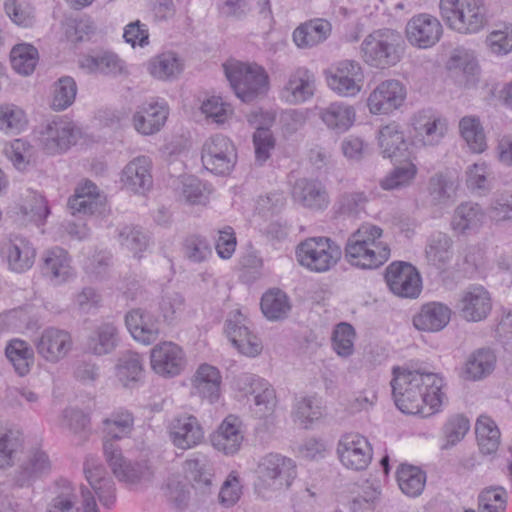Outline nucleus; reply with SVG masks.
I'll use <instances>...</instances> for the list:
<instances>
[{
    "label": "nucleus",
    "mask_w": 512,
    "mask_h": 512,
    "mask_svg": "<svg viewBox=\"0 0 512 512\" xmlns=\"http://www.w3.org/2000/svg\"><path fill=\"white\" fill-rule=\"evenodd\" d=\"M295 255L302 267L323 273L337 265L342 257V249L329 237H309L297 245Z\"/></svg>",
    "instance_id": "obj_7"
},
{
    "label": "nucleus",
    "mask_w": 512,
    "mask_h": 512,
    "mask_svg": "<svg viewBox=\"0 0 512 512\" xmlns=\"http://www.w3.org/2000/svg\"><path fill=\"white\" fill-rule=\"evenodd\" d=\"M495 363L496 356L490 349H478L468 357L463 377L468 380L482 379L494 370Z\"/></svg>",
    "instance_id": "obj_45"
},
{
    "label": "nucleus",
    "mask_w": 512,
    "mask_h": 512,
    "mask_svg": "<svg viewBox=\"0 0 512 512\" xmlns=\"http://www.w3.org/2000/svg\"><path fill=\"white\" fill-rule=\"evenodd\" d=\"M105 204V196L101 195L97 186L89 180L79 185L75 190V194L68 201L72 214H101L105 211Z\"/></svg>",
    "instance_id": "obj_28"
},
{
    "label": "nucleus",
    "mask_w": 512,
    "mask_h": 512,
    "mask_svg": "<svg viewBox=\"0 0 512 512\" xmlns=\"http://www.w3.org/2000/svg\"><path fill=\"white\" fill-rule=\"evenodd\" d=\"M134 425L133 415L127 410L113 412L110 417L103 420V431L106 441L119 440L127 437Z\"/></svg>",
    "instance_id": "obj_49"
},
{
    "label": "nucleus",
    "mask_w": 512,
    "mask_h": 512,
    "mask_svg": "<svg viewBox=\"0 0 512 512\" xmlns=\"http://www.w3.org/2000/svg\"><path fill=\"white\" fill-rule=\"evenodd\" d=\"M143 357L132 351H127L119 357L116 364V377L126 388L133 387L144 377Z\"/></svg>",
    "instance_id": "obj_43"
},
{
    "label": "nucleus",
    "mask_w": 512,
    "mask_h": 512,
    "mask_svg": "<svg viewBox=\"0 0 512 512\" xmlns=\"http://www.w3.org/2000/svg\"><path fill=\"white\" fill-rule=\"evenodd\" d=\"M85 477L98 496L100 503L110 508L116 501V489L113 480L107 476L105 468L94 457H87L84 462Z\"/></svg>",
    "instance_id": "obj_24"
},
{
    "label": "nucleus",
    "mask_w": 512,
    "mask_h": 512,
    "mask_svg": "<svg viewBox=\"0 0 512 512\" xmlns=\"http://www.w3.org/2000/svg\"><path fill=\"white\" fill-rule=\"evenodd\" d=\"M22 441L17 431L0 426V469L11 467Z\"/></svg>",
    "instance_id": "obj_59"
},
{
    "label": "nucleus",
    "mask_w": 512,
    "mask_h": 512,
    "mask_svg": "<svg viewBox=\"0 0 512 512\" xmlns=\"http://www.w3.org/2000/svg\"><path fill=\"white\" fill-rule=\"evenodd\" d=\"M223 67L236 96L243 102H251L268 91L269 77L262 66L231 61Z\"/></svg>",
    "instance_id": "obj_6"
},
{
    "label": "nucleus",
    "mask_w": 512,
    "mask_h": 512,
    "mask_svg": "<svg viewBox=\"0 0 512 512\" xmlns=\"http://www.w3.org/2000/svg\"><path fill=\"white\" fill-rule=\"evenodd\" d=\"M221 381V374L216 367L206 363L202 364L192 378L194 394L214 403L220 397Z\"/></svg>",
    "instance_id": "obj_36"
},
{
    "label": "nucleus",
    "mask_w": 512,
    "mask_h": 512,
    "mask_svg": "<svg viewBox=\"0 0 512 512\" xmlns=\"http://www.w3.org/2000/svg\"><path fill=\"white\" fill-rule=\"evenodd\" d=\"M331 29V24L327 20H311L294 30L293 41L299 48H311L325 41Z\"/></svg>",
    "instance_id": "obj_42"
},
{
    "label": "nucleus",
    "mask_w": 512,
    "mask_h": 512,
    "mask_svg": "<svg viewBox=\"0 0 512 512\" xmlns=\"http://www.w3.org/2000/svg\"><path fill=\"white\" fill-rule=\"evenodd\" d=\"M20 210L35 223H42L49 214L46 199L36 191H27Z\"/></svg>",
    "instance_id": "obj_61"
},
{
    "label": "nucleus",
    "mask_w": 512,
    "mask_h": 512,
    "mask_svg": "<svg viewBox=\"0 0 512 512\" xmlns=\"http://www.w3.org/2000/svg\"><path fill=\"white\" fill-rule=\"evenodd\" d=\"M39 356L51 363H57L67 356L73 346L71 334L56 327L45 328L33 340Z\"/></svg>",
    "instance_id": "obj_14"
},
{
    "label": "nucleus",
    "mask_w": 512,
    "mask_h": 512,
    "mask_svg": "<svg viewBox=\"0 0 512 512\" xmlns=\"http://www.w3.org/2000/svg\"><path fill=\"white\" fill-rule=\"evenodd\" d=\"M150 360L153 371L165 378L179 375L186 366V357L182 348L169 341L154 346Z\"/></svg>",
    "instance_id": "obj_17"
},
{
    "label": "nucleus",
    "mask_w": 512,
    "mask_h": 512,
    "mask_svg": "<svg viewBox=\"0 0 512 512\" xmlns=\"http://www.w3.org/2000/svg\"><path fill=\"white\" fill-rule=\"evenodd\" d=\"M201 160L203 166L213 174L227 175L237 162L236 148L226 136L214 135L204 142Z\"/></svg>",
    "instance_id": "obj_9"
},
{
    "label": "nucleus",
    "mask_w": 512,
    "mask_h": 512,
    "mask_svg": "<svg viewBox=\"0 0 512 512\" xmlns=\"http://www.w3.org/2000/svg\"><path fill=\"white\" fill-rule=\"evenodd\" d=\"M257 473L255 491L258 496L268 499L273 493L288 489L292 485L297 477V467L292 459L270 453L260 460Z\"/></svg>",
    "instance_id": "obj_3"
},
{
    "label": "nucleus",
    "mask_w": 512,
    "mask_h": 512,
    "mask_svg": "<svg viewBox=\"0 0 512 512\" xmlns=\"http://www.w3.org/2000/svg\"><path fill=\"white\" fill-rule=\"evenodd\" d=\"M337 452L341 463L355 471L368 467L372 460V448L368 440L356 433L342 436L338 443Z\"/></svg>",
    "instance_id": "obj_16"
},
{
    "label": "nucleus",
    "mask_w": 512,
    "mask_h": 512,
    "mask_svg": "<svg viewBox=\"0 0 512 512\" xmlns=\"http://www.w3.org/2000/svg\"><path fill=\"white\" fill-rule=\"evenodd\" d=\"M397 482L404 494L417 497L424 490L426 474L416 466L403 464L397 470Z\"/></svg>",
    "instance_id": "obj_48"
},
{
    "label": "nucleus",
    "mask_w": 512,
    "mask_h": 512,
    "mask_svg": "<svg viewBox=\"0 0 512 512\" xmlns=\"http://www.w3.org/2000/svg\"><path fill=\"white\" fill-rule=\"evenodd\" d=\"M451 318V309L440 302L424 304L413 317L416 329L427 332H438L445 328Z\"/></svg>",
    "instance_id": "obj_33"
},
{
    "label": "nucleus",
    "mask_w": 512,
    "mask_h": 512,
    "mask_svg": "<svg viewBox=\"0 0 512 512\" xmlns=\"http://www.w3.org/2000/svg\"><path fill=\"white\" fill-rule=\"evenodd\" d=\"M174 190L179 200L188 204H206L208 196L201 181L192 176H182L174 180Z\"/></svg>",
    "instance_id": "obj_50"
},
{
    "label": "nucleus",
    "mask_w": 512,
    "mask_h": 512,
    "mask_svg": "<svg viewBox=\"0 0 512 512\" xmlns=\"http://www.w3.org/2000/svg\"><path fill=\"white\" fill-rule=\"evenodd\" d=\"M42 270L54 284L64 283L74 274L67 251L60 247H54L44 253Z\"/></svg>",
    "instance_id": "obj_35"
},
{
    "label": "nucleus",
    "mask_w": 512,
    "mask_h": 512,
    "mask_svg": "<svg viewBox=\"0 0 512 512\" xmlns=\"http://www.w3.org/2000/svg\"><path fill=\"white\" fill-rule=\"evenodd\" d=\"M261 310L269 320L284 318L290 310L286 294L279 289L266 292L261 299Z\"/></svg>",
    "instance_id": "obj_54"
},
{
    "label": "nucleus",
    "mask_w": 512,
    "mask_h": 512,
    "mask_svg": "<svg viewBox=\"0 0 512 512\" xmlns=\"http://www.w3.org/2000/svg\"><path fill=\"white\" fill-rule=\"evenodd\" d=\"M169 109L165 102L143 103L133 115V126L142 135H153L166 123Z\"/></svg>",
    "instance_id": "obj_26"
},
{
    "label": "nucleus",
    "mask_w": 512,
    "mask_h": 512,
    "mask_svg": "<svg viewBox=\"0 0 512 512\" xmlns=\"http://www.w3.org/2000/svg\"><path fill=\"white\" fill-rule=\"evenodd\" d=\"M292 197L304 208L314 211L325 210L330 203L325 186L318 180L307 178H300L295 182Z\"/></svg>",
    "instance_id": "obj_27"
},
{
    "label": "nucleus",
    "mask_w": 512,
    "mask_h": 512,
    "mask_svg": "<svg viewBox=\"0 0 512 512\" xmlns=\"http://www.w3.org/2000/svg\"><path fill=\"white\" fill-rule=\"evenodd\" d=\"M117 239L120 245L140 258L150 242L149 234L140 226L123 225L118 228Z\"/></svg>",
    "instance_id": "obj_47"
},
{
    "label": "nucleus",
    "mask_w": 512,
    "mask_h": 512,
    "mask_svg": "<svg viewBox=\"0 0 512 512\" xmlns=\"http://www.w3.org/2000/svg\"><path fill=\"white\" fill-rule=\"evenodd\" d=\"M244 436L241 431V421L234 415H228L211 435L213 447L226 455L237 453L242 445Z\"/></svg>",
    "instance_id": "obj_30"
},
{
    "label": "nucleus",
    "mask_w": 512,
    "mask_h": 512,
    "mask_svg": "<svg viewBox=\"0 0 512 512\" xmlns=\"http://www.w3.org/2000/svg\"><path fill=\"white\" fill-rule=\"evenodd\" d=\"M459 130L469 149L481 153L486 148V138L479 119L475 116H465L459 122Z\"/></svg>",
    "instance_id": "obj_53"
},
{
    "label": "nucleus",
    "mask_w": 512,
    "mask_h": 512,
    "mask_svg": "<svg viewBox=\"0 0 512 512\" xmlns=\"http://www.w3.org/2000/svg\"><path fill=\"white\" fill-rule=\"evenodd\" d=\"M385 280L391 292L403 298H416L422 288L417 269L407 262H393L385 271Z\"/></svg>",
    "instance_id": "obj_12"
},
{
    "label": "nucleus",
    "mask_w": 512,
    "mask_h": 512,
    "mask_svg": "<svg viewBox=\"0 0 512 512\" xmlns=\"http://www.w3.org/2000/svg\"><path fill=\"white\" fill-rule=\"evenodd\" d=\"M103 450L106 461L119 481L128 485H139L152 480L154 475L152 469L146 463L127 461L114 442L106 441L103 444Z\"/></svg>",
    "instance_id": "obj_11"
},
{
    "label": "nucleus",
    "mask_w": 512,
    "mask_h": 512,
    "mask_svg": "<svg viewBox=\"0 0 512 512\" xmlns=\"http://www.w3.org/2000/svg\"><path fill=\"white\" fill-rule=\"evenodd\" d=\"M26 125L24 111L14 104L0 105V130L17 134Z\"/></svg>",
    "instance_id": "obj_63"
},
{
    "label": "nucleus",
    "mask_w": 512,
    "mask_h": 512,
    "mask_svg": "<svg viewBox=\"0 0 512 512\" xmlns=\"http://www.w3.org/2000/svg\"><path fill=\"white\" fill-rule=\"evenodd\" d=\"M318 116L326 127L337 134L349 130L355 122L353 106L344 102H333L318 109Z\"/></svg>",
    "instance_id": "obj_34"
},
{
    "label": "nucleus",
    "mask_w": 512,
    "mask_h": 512,
    "mask_svg": "<svg viewBox=\"0 0 512 512\" xmlns=\"http://www.w3.org/2000/svg\"><path fill=\"white\" fill-rule=\"evenodd\" d=\"M184 256L192 263H202L212 256L209 241L199 235L188 236L183 244Z\"/></svg>",
    "instance_id": "obj_62"
},
{
    "label": "nucleus",
    "mask_w": 512,
    "mask_h": 512,
    "mask_svg": "<svg viewBox=\"0 0 512 512\" xmlns=\"http://www.w3.org/2000/svg\"><path fill=\"white\" fill-rule=\"evenodd\" d=\"M239 388L254 396L255 413L259 418L271 415L277 404L274 388L268 381L254 374H242L238 378Z\"/></svg>",
    "instance_id": "obj_20"
},
{
    "label": "nucleus",
    "mask_w": 512,
    "mask_h": 512,
    "mask_svg": "<svg viewBox=\"0 0 512 512\" xmlns=\"http://www.w3.org/2000/svg\"><path fill=\"white\" fill-rule=\"evenodd\" d=\"M316 91L313 72L305 67H297L288 73L280 90V98L288 104L299 105L309 101Z\"/></svg>",
    "instance_id": "obj_15"
},
{
    "label": "nucleus",
    "mask_w": 512,
    "mask_h": 512,
    "mask_svg": "<svg viewBox=\"0 0 512 512\" xmlns=\"http://www.w3.org/2000/svg\"><path fill=\"white\" fill-rule=\"evenodd\" d=\"M391 387L395 405L405 414L431 416L440 411L445 397L443 379L435 373L395 367Z\"/></svg>",
    "instance_id": "obj_1"
},
{
    "label": "nucleus",
    "mask_w": 512,
    "mask_h": 512,
    "mask_svg": "<svg viewBox=\"0 0 512 512\" xmlns=\"http://www.w3.org/2000/svg\"><path fill=\"white\" fill-rule=\"evenodd\" d=\"M470 429V421L462 414H456L448 418L442 427L444 443L441 449L447 450L460 442Z\"/></svg>",
    "instance_id": "obj_56"
},
{
    "label": "nucleus",
    "mask_w": 512,
    "mask_h": 512,
    "mask_svg": "<svg viewBox=\"0 0 512 512\" xmlns=\"http://www.w3.org/2000/svg\"><path fill=\"white\" fill-rule=\"evenodd\" d=\"M125 323L133 338L143 344H151L160 334L159 321L141 308L128 312Z\"/></svg>",
    "instance_id": "obj_32"
},
{
    "label": "nucleus",
    "mask_w": 512,
    "mask_h": 512,
    "mask_svg": "<svg viewBox=\"0 0 512 512\" xmlns=\"http://www.w3.org/2000/svg\"><path fill=\"white\" fill-rule=\"evenodd\" d=\"M152 161L147 156H139L131 160L122 171L124 186L138 194H144L153 184L151 175Z\"/></svg>",
    "instance_id": "obj_29"
},
{
    "label": "nucleus",
    "mask_w": 512,
    "mask_h": 512,
    "mask_svg": "<svg viewBox=\"0 0 512 512\" xmlns=\"http://www.w3.org/2000/svg\"><path fill=\"white\" fill-rule=\"evenodd\" d=\"M413 126L425 145L438 144L447 131L446 121L429 110L418 112Z\"/></svg>",
    "instance_id": "obj_38"
},
{
    "label": "nucleus",
    "mask_w": 512,
    "mask_h": 512,
    "mask_svg": "<svg viewBox=\"0 0 512 512\" xmlns=\"http://www.w3.org/2000/svg\"><path fill=\"white\" fill-rule=\"evenodd\" d=\"M475 433L480 451L485 455L495 453L500 445L501 433L490 417L481 415L475 424Z\"/></svg>",
    "instance_id": "obj_46"
},
{
    "label": "nucleus",
    "mask_w": 512,
    "mask_h": 512,
    "mask_svg": "<svg viewBox=\"0 0 512 512\" xmlns=\"http://www.w3.org/2000/svg\"><path fill=\"white\" fill-rule=\"evenodd\" d=\"M185 470L193 487L201 493H210L213 487V466L203 454H195L185 461Z\"/></svg>",
    "instance_id": "obj_39"
},
{
    "label": "nucleus",
    "mask_w": 512,
    "mask_h": 512,
    "mask_svg": "<svg viewBox=\"0 0 512 512\" xmlns=\"http://www.w3.org/2000/svg\"><path fill=\"white\" fill-rule=\"evenodd\" d=\"M249 320L240 310L231 311L225 322V332L233 346L243 355L257 356L262 350L259 338L250 331Z\"/></svg>",
    "instance_id": "obj_13"
},
{
    "label": "nucleus",
    "mask_w": 512,
    "mask_h": 512,
    "mask_svg": "<svg viewBox=\"0 0 512 512\" xmlns=\"http://www.w3.org/2000/svg\"><path fill=\"white\" fill-rule=\"evenodd\" d=\"M487 215L483 207L472 201H465L456 206L453 211L450 227L461 236L477 234L484 226Z\"/></svg>",
    "instance_id": "obj_23"
},
{
    "label": "nucleus",
    "mask_w": 512,
    "mask_h": 512,
    "mask_svg": "<svg viewBox=\"0 0 512 512\" xmlns=\"http://www.w3.org/2000/svg\"><path fill=\"white\" fill-rule=\"evenodd\" d=\"M169 438L178 449L188 450L199 445L204 439V430L193 415L173 418L168 427Z\"/></svg>",
    "instance_id": "obj_21"
},
{
    "label": "nucleus",
    "mask_w": 512,
    "mask_h": 512,
    "mask_svg": "<svg viewBox=\"0 0 512 512\" xmlns=\"http://www.w3.org/2000/svg\"><path fill=\"white\" fill-rule=\"evenodd\" d=\"M355 330L352 325L341 322L336 325L332 335V347L341 357H349L354 352Z\"/></svg>",
    "instance_id": "obj_60"
},
{
    "label": "nucleus",
    "mask_w": 512,
    "mask_h": 512,
    "mask_svg": "<svg viewBox=\"0 0 512 512\" xmlns=\"http://www.w3.org/2000/svg\"><path fill=\"white\" fill-rule=\"evenodd\" d=\"M328 87L342 97H354L362 89L364 72L359 62L341 60L324 72Z\"/></svg>",
    "instance_id": "obj_8"
},
{
    "label": "nucleus",
    "mask_w": 512,
    "mask_h": 512,
    "mask_svg": "<svg viewBox=\"0 0 512 512\" xmlns=\"http://www.w3.org/2000/svg\"><path fill=\"white\" fill-rule=\"evenodd\" d=\"M460 186L458 173L445 170L435 173L428 182V196L434 206H449L457 197Z\"/></svg>",
    "instance_id": "obj_25"
},
{
    "label": "nucleus",
    "mask_w": 512,
    "mask_h": 512,
    "mask_svg": "<svg viewBox=\"0 0 512 512\" xmlns=\"http://www.w3.org/2000/svg\"><path fill=\"white\" fill-rule=\"evenodd\" d=\"M458 309L466 321H482L492 309L490 293L481 285H470L461 293Z\"/></svg>",
    "instance_id": "obj_22"
},
{
    "label": "nucleus",
    "mask_w": 512,
    "mask_h": 512,
    "mask_svg": "<svg viewBox=\"0 0 512 512\" xmlns=\"http://www.w3.org/2000/svg\"><path fill=\"white\" fill-rule=\"evenodd\" d=\"M10 60L17 73L28 76L33 73L38 63V50L32 44H17L10 52Z\"/></svg>",
    "instance_id": "obj_51"
},
{
    "label": "nucleus",
    "mask_w": 512,
    "mask_h": 512,
    "mask_svg": "<svg viewBox=\"0 0 512 512\" xmlns=\"http://www.w3.org/2000/svg\"><path fill=\"white\" fill-rule=\"evenodd\" d=\"M119 344V331L112 322H104L96 326L88 336L86 350L96 356L112 353Z\"/></svg>",
    "instance_id": "obj_37"
},
{
    "label": "nucleus",
    "mask_w": 512,
    "mask_h": 512,
    "mask_svg": "<svg viewBox=\"0 0 512 512\" xmlns=\"http://www.w3.org/2000/svg\"><path fill=\"white\" fill-rule=\"evenodd\" d=\"M406 90L398 80H386L376 86L367 99L372 114H389L404 102Z\"/></svg>",
    "instance_id": "obj_18"
},
{
    "label": "nucleus",
    "mask_w": 512,
    "mask_h": 512,
    "mask_svg": "<svg viewBox=\"0 0 512 512\" xmlns=\"http://www.w3.org/2000/svg\"><path fill=\"white\" fill-rule=\"evenodd\" d=\"M417 173L416 166L407 162L404 165L393 168L385 177L380 180V187L383 190L392 191L408 187L414 180Z\"/></svg>",
    "instance_id": "obj_55"
},
{
    "label": "nucleus",
    "mask_w": 512,
    "mask_h": 512,
    "mask_svg": "<svg viewBox=\"0 0 512 512\" xmlns=\"http://www.w3.org/2000/svg\"><path fill=\"white\" fill-rule=\"evenodd\" d=\"M9 268L17 273L29 270L35 260L36 250L32 243L22 236H13L2 250Z\"/></svg>",
    "instance_id": "obj_31"
},
{
    "label": "nucleus",
    "mask_w": 512,
    "mask_h": 512,
    "mask_svg": "<svg viewBox=\"0 0 512 512\" xmlns=\"http://www.w3.org/2000/svg\"><path fill=\"white\" fill-rule=\"evenodd\" d=\"M182 70V65L173 52L162 53L149 62L150 73L158 79H169L178 75Z\"/></svg>",
    "instance_id": "obj_58"
},
{
    "label": "nucleus",
    "mask_w": 512,
    "mask_h": 512,
    "mask_svg": "<svg viewBox=\"0 0 512 512\" xmlns=\"http://www.w3.org/2000/svg\"><path fill=\"white\" fill-rule=\"evenodd\" d=\"M79 66L88 73L118 75L123 71V61L114 53L104 52L86 55L79 60Z\"/></svg>",
    "instance_id": "obj_44"
},
{
    "label": "nucleus",
    "mask_w": 512,
    "mask_h": 512,
    "mask_svg": "<svg viewBox=\"0 0 512 512\" xmlns=\"http://www.w3.org/2000/svg\"><path fill=\"white\" fill-rule=\"evenodd\" d=\"M81 130L68 119L56 118L48 122L39 132V145L48 154L66 152L81 137Z\"/></svg>",
    "instance_id": "obj_10"
},
{
    "label": "nucleus",
    "mask_w": 512,
    "mask_h": 512,
    "mask_svg": "<svg viewBox=\"0 0 512 512\" xmlns=\"http://www.w3.org/2000/svg\"><path fill=\"white\" fill-rule=\"evenodd\" d=\"M383 230L372 223H363L347 239L344 255L352 266L375 269L390 257V248L381 240Z\"/></svg>",
    "instance_id": "obj_2"
},
{
    "label": "nucleus",
    "mask_w": 512,
    "mask_h": 512,
    "mask_svg": "<svg viewBox=\"0 0 512 512\" xmlns=\"http://www.w3.org/2000/svg\"><path fill=\"white\" fill-rule=\"evenodd\" d=\"M5 354L19 376L29 373L33 363V351L25 341L11 340L5 349Z\"/></svg>",
    "instance_id": "obj_52"
},
{
    "label": "nucleus",
    "mask_w": 512,
    "mask_h": 512,
    "mask_svg": "<svg viewBox=\"0 0 512 512\" xmlns=\"http://www.w3.org/2000/svg\"><path fill=\"white\" fill-rule=\"evenodd\" d=\"M439 8L443 20L458 33H477L487 24L483 0H440Z\"/></svg>",
    "instance_id": "obj_5"
},
{
    "label": "nucleus",
    "mask_w": 512,
    "mask_h": 512,
    "mask_svg": "<svg viewBox=\"0 0 512 512\" xmlns=\"http://www.w3.org/2000/svg\"><path fill=\"white\" fill-rule=\"evenodd\" d=\"M507 492L503 487H490L479 495V512H505Z\"/></svg>",
    "instance_id": "obj_64"
},
{
    "label": "nucleus",
    "mask_w": 512,
    "mask_h": 512,
    "mask_svg": "<svg viewBox=\"0 0 512 512\" xmlns=\"http://www.w3.org/2000/svg\"><path fill=\"white\" fill-rule=\"evenodd\" d=\"M452 238L444 232H433L427 239L426 260L437 269L444 268L452 258Z\"/></svg>",
    "instance_id": "obj_41"
},
{
    "label": "nucleus",
    "mask_w": 512,
    "mask_h": 512,
    "mask_svg": "<svg viewBox=\"0 0 512 512\" xmlns=\"http://www.w3.org/2000/svg\"><path fill=\"white\" fill-rule=\"evenodd\" d=\"M77 84L70 76L58 79L54 84L51 107L54 111H63L70 107L76 98Z\"/></svg>",
    "instance_id": "obj_57"
},
{
    "label": "nucleus",
    "mask_w": 512,
    "mask_h": 512,
    "mask_svg": "<svg viewBox=\"0 0 512 512\" xmlns=\"http://www.w3.org/2000/svg\"><path fill=\"white\" fill-rule=\"evenodd\" d=\"M402 35L392 29H379L365 37L361 44L364 61L376 68L396 65L404 53Z\"/></svg>",
    "instance_id": "obj_4"
},
{
    "label": "nucleus",
    "mask_w": 512,
    "mask_h": 512,
    "mask_svg": "<svg viewBox=\"0 0 512 512\" xmlns=\"http://www.w3.org/2000/svg\"><path fill=\"white\" fill-rule=\"evenodd\" d=\"M443 28L440 21L429 14L412 17L406 25V36L415 47L427 49L434 46L441 38Z\"/></svg>",
    "instance_id": "obj_19"
},
{
    "label": "nucleus",
    "mask_w": 512,
    "mask_h": 512,
    "mask_svg": "<svg viewBox=\"0 0 512 512\" xmlns=\"http://www.w3.org/2000/svg\"><path fill=\"white\" fill-rule=\"evenodd\" d=\"M378 144L383 156L391 159L402 157L408 149L404 131L396 122H391L379 129Z\"/></svg>",
    "instance_id": "obj_40"
}]
</instances>
